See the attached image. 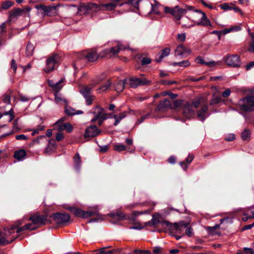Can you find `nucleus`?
<instances>
[{
  "label": "nucleus",
  "instance_id": "f257e3e1",
  "mask_svg": "<svg viewBox=\"0 0 254 254\" xmlns=\"http://www.w3.org/2000/svg\"><path fill=\"white\" fill-rule=\"evenodd\" d=\"M66 209L74 214L76 217L82 218H88L93 216H98V218L91 219L88 223L96 222L98 220H104V216L100 215L97 209L94 210L84 211L80 208L74 207H68Z\"/></svg>",
  "mask_w": 254,
  "mask_h": 254
},
{
  "label": "nucleus",
  "instance_id": "f03ea898",
  "mask_svg": "<svg viewBox=\"0 0 254 254\" xmlns=\"http://www.w3.org/2000/svg\"><path fill=\"white\" fill-rule=\"evenodd\" d=\"M99 57L97 52L94 49L84 51L76 55V60L73 63L74 68L81 67L79 65V61L83 62H94L96 61Z\"/></svg>",
  "mask_w": 254,
  "mask_h": 254
},
{
  "label": "nucleus",
  "instance_id": "7ed1b4c3",
  "mask_svg": "<svg viewBox=\"0 0 254 254\" xmlns=\"http://www.w3.org/2000/svg\"><path fill=\"white\" fill-rule=\"evenodd\" d=\"M193 9V8L192 9ZM193 12L190 18L193 24L204 27L211 26L210 20L207 17L206 14L200 10H192Z\"/></svg>",
  "mask_w": 254,
  "mask_h": 254
},
{
  "label": "nucleus",
  "instance_id": "20e7f679",
  "mask_svg": "<svg viewBox=\"0 0 254 254\" xmlns=\"http://www.w3.org/2000/svg\"><path fill=\"white\" fill-rule=\"evenodd\" d=\"M193 7L188 6L186 8H181L179 6H176L173 8L166 6L164 7V12L166 13H170L175 19L176 23L181 19L182 16L185 14L188 11H191Z\"/></svg>",
  "mask_w": 254,
  "mask_h": 254
},
{
  "label": "nucleus",
  "instance_id": "39448f33",
  "mask_svg": "<svg viewBox=\"0 0 254 254\" xmlns=\"http://www.w3.org/2000/svg\"><path fill=\"white\" fill-rule=\"evenodd\" d=\"M162 223L166 225L167 226L169 227L170 228L179 232L183 231L184 229L187 228L185 233L189 237H191L193 234L192 228L190 227H187L189 223L184 221L171 224L169 222L166 221L162 222Z\"/></svg>",
  "mask_w": 254,
  "mask_h": 254
},
{
  "label": "nucleus",
  "instance_id": "423d86ee",
  "mask_svg": "<svg viewBox=\"0 0 254 254\" xmlns=\"http://www.w3.org/2000/svg\"><path fill=\"white\" fill-rule=\"evenodd\" d=\"M238 105L243 111H254V96H247L240 100Z\"/></svg>",
  "mask_w": 254,
  "mask_h": 254
},
{
  "label": "nucleus",
  "instance_id": "0eeeda50",
  "mask_svg": "<svg viewBox=\"0 0 254 254\" xmlns=\"http://www.w3.org/2000/svg\"><path fill=\"white\" fill-rule=\"evenodd\" d=\"M31 10V8L29 6H26L22 9L20 8H13L9 12V19L11 20L22 15L29 17Z\"/></svg>",
  "mask_w": 254,
  "mask_h": 254
},
{
  "label": "nucleus",
  "instance_id": "6e6552de",
  "mask_svg": "<svg viewBox=\"0 0 254 254\" xmlns=\"http://www.w3.org/2000/svg\"><path fill=\"white\" fill-rule=\"evenodd\" d=\"M61 58L58 54H54L49 57L46 61V66L44 70L46 73H49L53 71L57 64L60 62Z\"/></svg>",
  "mask_w": 254,
  "mask_h": 254
},
{
  "label": "nucleus",
  "instance_id": "1a4fd4ad",
  "mask_svg": "<svg viewBox=\"0 0 254 254\" xmlns=\"http://www.w3.org/2000/svg\"><path fill=\"white\" fill-rule=\"evenodd\" d=\"M51 218L59 225H65L70 219V216L66 213H55L51 215Z\"/></svg>",
  "mask_w": 254,
  "mask_h": 254
},
{
  "label": "nucleus",
  "instance_id": "9d476101",
  "mask_svg": "<svg viewBox=\"0 0 254 254\" xmlns=\"http://www.w3.org/2000/svg\"><path fill=\"white\" fill-rule=\"evenodd\" d=\"M126 83L130 87L135 88L139 85H145L150 83V81L145 78L131 77L125 79Z\"/></svg>",
  "mask_w": 254,
  "mask_h": 254
},
{
  "label": "nucleus",
  "instance_id": "9b49d317",
  "mask_svg": "<svg viewBox=\"0 0 254 254\" xmlns=\"http://www.w3.org/2000/svg\"><path fill=\"white\" fill-rule=\"evenodd\" d=\"M29 220L31 221L37 228L45 225L48 222L47 216L45 215L33 214L29 217Z\"/></svg>",
  "mask_w": 254,
  "mask_h": 254
},
{
  "label": "nucleus",
  "instance_id": "f8f14e48",
  "mask_svg": "<svg viewBox=\"0 0 254 254\" xmlns=\"http://www.w3.org/2000/svg\"><path fill=\"white\" fill-rule=\"evenodd\" d=\"M183 114L187 119H191L194 117L195 110L193 109V106L190 103L185 101L183 107Z\"/></svg>",
  "mask_w": 254,
  "mask_h": 254
},
{
  "label": "nucleus",
  "instance_id": "ddd939ff",
  "mask_svg": "<svg viewBox=\"0 0 254 254\" xmlns=\"http://www.w3.org/2000/svg\"><path fill=\"white\" fill-rule=\"evenodd\" d=\"M224 60L229 66L237 67L240 65V57L237 55H228L224 58Z\"/></svg>",
  "mask_w": 254,
  "mask_h": 254
},
{
  "label": "nucleus",
  "instance_id": "4468645a",
  "mask_svg": "<svg viewBox=\"0 0 254 254\" xmlns=\"http://www.w3.org/2000/svg\"><path fill=\"white\" fill-rule=\"evenodd\" d=\"M121 0H114L111 2L105 4H101L97 5L94 4V7L97 10H114L117 6L118 3Z\"/></svg>",
  "mask_w": 254,
  "mask_h": 254
},
{
  "label": "nucleus",
  "instance_id": "2eb2a0df",
  "mask_svg": "<svg viewBox=\"0 0 254 254\" xmlns=\"http://www.w3.org/2000/svg\"><path fill=\"white\" fill-rule=\"evenodd\" d=\"M93 114L94 118L91 120L92 122L97 121L98 119L106 120L108 118L107 114L105 112L104 108L99 106H96L94 109Z\"/></svg>",
  "mask_w": 254,
  "mask_h": 254
},
{
  "label": "nucleus",
  "instance_id": "dca6fc26",
  "mask_svg": "<svg viewBox=\"0 0 254 254\" xmlns=\"http://www.w3.org/2000/svg\"><path fill=\"white\" fill-rule=\"evenodd\" d=\"M9 230H10V228L7 230H5V237H0V245L8 244L13 242L17 237H18V236L17 234L13 235V234L15 233V232L11 233V234L8 233L7 231Z\"/></svg>",
  "mask_w": 254,
  "mask_h": 254
},
{
  "label": "nucleus",
  "instance_id": "f3484780",
  "mask_svg": "<svg viewBox=\"0 0 254 254\" xmlns=\"http://www.w3.org/2000/svg\"><path fill=\"white\" fill-rule=\"evenodd\" d=\"M37 228V226H35L32 222L31 223H28L21 227H17L12 226L10 228V230L8 231V233L11 234L14 232H16L17 234L20 233L21 231L25 230H34Z\"/></svg>",
  "mask_w": 254,
  "mask_h": 254
},
{
  "label": "nucleus",
  "instance_id": "a211bd4d",
  "mask_svg": "<svg viewBox=\"0 0 254 254\" xmlns=\"http://www.w3.org/2000/svg\"><path fill=\"white\" fill-rule=\"evenodd\" d=\"M101 133V131L98 129L95 125H91L87 127L85 130L84 134V138L93 137Z\"/></svg>",
  "mask_w": 254,
  "mask_h": 254
},
{
  "label": "nucleus",
  "instance_id": "6ab92c4d",
  "mask_svg": "<svg viewBox=\"0 0 254 254\" xmlns=\"http://www.w3.org/2000/svg\"><path fill=\"white\" fill-rule=\"evenodd\" d=\"M190 53V49L184 46L183 45H179L175 51L176 56L186 57Z\"/></svg>",
  "mask_w": 254,
  "mask_h": 254
},
{
  "label": "nucleus",
  "instance_id": "aec40b11",
  "mask_svg": "<svg viewBox=\"0 0 254 254\" xmlns=\"http://www.w3.org/2000/svg\"><path fill=\"white\" fill-rule=\"evenodd\" d=\"M171 108L170 101L169 99H165L160 102L156 108V111L163 112Z\"/></svg>",
  "mask_w": 254,
  "mask_h": 254
},
{
  "label": "nucleus",
  "instance_id": "412c9836",
  "mask_svg": "<svg viewBox=\"0 0 254 254\" xmlns=\"http://www.w3.org/2000/svg\"><path fill=\"white\" fill-rule=\"evenodd\" d=\"M114 149L117 152H122L123 151L127 150L130 153H133L135 150L134 146L126 147L125 145L122 143H117L113 145Z\"/></svg>",
  "mask_w": 254,
  "mask_h": 254
},
{
  "label": "nucleus",
  "instance_id": "4be33fe9",
  "mask_svg": "<svg viewBox=\"0 0 254 254\" xmlns=\"http://www.w3.org/2000/svg\"><path fill=\"white\" fill-rule=\"evenodd\" d=\"M125 47L122 45H118L116 47H112L111 49H106L105 53L106 54H110V56H115L120 51L125 50Z\"/></svg>",
  "mask_w": 254,
  "mask_h": 254
},
{
  "label": "nucleus",
  "instance_id": "5701e85b",
  "mask_svg": "<svg viewBox=\"0 0 254 254\" xmlns=\"http://www.w3.org/2000/svg\"><path fill=\"white\" fill-rule=\"evenodd\" d=\"M103 78H100L98 79L96 83L92 85L91 86H84L80 90V93L84 97H87L88 96L90 95V93L93 87L94 86L95 84H97L99 83L102 80Z\"/></svg>",
  "mask_w": 254,
  "mask_h": 254
},
{
  "label": "nucleus",
  "instance_id": "b1692460",
  "mask_svg": "<svg viewBox=\"0 0 254 254\" xmlns=\"http://www.w3.org/2000/svg\"><path fill=\"white\" fill-rule=\"evenodd\" d=\"M111 218L116 219L118 221H121L125 219H127L129 220H133V217H126L124 213L122 212H117L116 213H111L110 215Z\"/></svg>",
  "mask_w": 254,
  "mask_h": 254
},
{
  "label": "nucleus",
  "instance_id": "393cba45",
  "mask_svg": "<svg viewBox=\"0 0 254 254\" xmlns=\"http://www.w3.org/2000/svg\"><path fill=\"white\" fill-rule=\"evenodd\" d=\"M170 52L171 50L169 48H166L163 49L157 55L156 57V61L158 63L161 62L163 58L167 57L170 54Z\"/></svg>",
  "mask_w": 254,
  "mask_h": 254
},
{
  "label": "nucleus",
  "instance_id": "a878e982",
  "mask_svg": "<svg viewBox=\"0 0 254 254\" xmlns=\"http://www.w3.org/2000/svg\"><path fill=\"white\" fill-rule=\"evenodd\" d=\"M27 155L26 152L23 149L16 150L14 152L13 157L19 161L23 160Z\"/></svg>",
  "mask_w": 254,
  "mask_h": 254
},
{
  "label": "nucleus",
  "instance_id": "bb28decb",
  "mask_svg": "<svg viewBox=\"0 0 254 254\" xmlns=\"http://www.w3.org/2000/svg\"><path fill=\"white\" fill-rule=\"evenodd\" d=\"M208 110V106L206 104H204L201 106V109L197 111V115L199 119L203 121L206 118L205 114Z\"/></svg>",
  "mask_w": 254,
  "mask_h": 254
},
{
  "label": "nucleus",
  "instance_id": "cd10ccee",
  "mask_svg": "<svg viewBox=\"0 0 254 254\" xmlns=\"http://www.w3.org/2000/svg\"><path fill=\"white\" fill-rule=\"evenodd\" d=\"M64 112L65 114L68 116H73L75 115H79L83 113V112L81 110L76 111L73 108L68 106L67 105H65L64 108Z\"/></svg>",
  "mask_w": 254,
  "mask_h": 254
},
{
  "label": "nucleus",
  "instance_id": "c85d7f7f",
  "mask_svg": "<svg viewBox=\"0 0 254 254\" xmlns=\"http://www.w3.org/2000/svg\"><path fill=\"white\" fill-rule=\"evenodd\" d=\"M136 58L140 60L141 65H142L148 64L151 62V59L146 56L144 54L136 55Z\"/></svg>",
  "mask_w": 254,
  "mask_h": 254
},
{
  "label": "nucleus",
  "instance_id": "c756f323",
  "mask_svg": "<svg viewBox=\"0 0 254 254\" xmlns=\"http://www.w3.org/2000/svg\"><path fill=\"white\" fill-rule=\"evenodd\" d=\"M190 22H191L190 19L188 17H185L179 20L177 23L181 24L182 27L184 28H189L194 26L193 24H190Z\"/></svg>",
  "mask_w": 254,
  "mask_h": 254
},
{
  "label": "nucleus",
  "instance_id": "7c9ffc66",
  "mask_svg": "<svg viewBox=\"0 0 254 254\" xmlns=\"http://www.w3.org/2000/svg\"><path fill=\"white\" fill-rule=\"evenodd\" d=\"M194 158V156L192 154H190L188 157L185 159L184 161L181 162L180 164L182 168L185 171L187 170L188 165L190 164Z\"/></svg>",
  "mask_w": 254,
  "mask_h": 254
},
{
  "label": "nucleus",
  "instance_id": "2f4dec72",
  "mask_svg": "<svg viewBox=\"0 0 254 254\" xmlns=\"http://www.w3.org/2000/svg\"><path fill=\"white\" fill-rule=\"evenodd\" d=\"M36 8L38 10H42L44 12L45 15L50 16V13L53 8L51 6H46L43 4H39L36 6Z\"/></svg>",
  "mask_w": 254,
  "mask_h": 254
},
{
  "label": "nucleus",
  "instance_id": "473e14b6",
  "mask_svg": "<svg viewBox=\"0 0 254 254\" xmlns=\"http://www.w3.org/2000/svg\"><path fill=\"white\" fill-rule=\"evenodd\" d=\"M118 250L117 249L107 250V248H103L96 251L94 254H116Z\"/></svg>",
  "mask_w": 254,
  "mask_h": 254
},
{
  "label": "nucleus",
  "instance_id": "72a5a7b5",
  "mask_svg": "<svg viewBox=\"0 0 254 254\" xmlns=\"http://www.w3.org/2000/svg\"><path fill=\"white\" fill-rule=\"evenodd\" d=\"M125 79L123 80H118L115 86V89L118 92H121L123 91L125 85H126Z\"/></svg>",
  "mask_w": 254,
  "mask_h": 254
},
{
  "label": "nucleus",
  "instance_id": "f704fd0d",
  "mask_svg": "<svg viewBox=\"0 0 254 254\" xmlns=\"http://www.w3.org/2000/svg\"><path fill=\"white\" fill-rule=\"evenodd\" d=\"M148 204L149 205L152 206L151 208L148 209L144 211H135L133 212V215L134 216H136L139 215L147 214L150 213V212L152 210L154 206L155 205V203H154L153 202H149Z\"/></svg>",
  "mask_w": 254,
  "mask_h": 254
},
{
  "label": "nucleus",
  "instance_id": "c9c22d12",
  "mask_svg": "<svg viewBox=\"0 0 254 254\" xmlns=\"http://www.w3.org/2000/svg\"><path fill=\"white\" fill-rule=\"evenodd\" d=\"M195 62L201 64H205L209 66H214L216 65V63L214 61H210L209 62H204L203 58L200 56H198L196 58Z\"/></svg>",
  "mask_w": 254,
  "mask_h": 254
},
{
  "label": "nucleus",
  "instance_id": "e433bc0d",
  "mask_svg": "<svg viewBox=\"0 0 254 254\" xmlns=\"http://www.w3.org/2000/svg\"><path fill=\"white\" fill-rule=\"evenodd\" d=\"M161 223L159 218L155 217L154 215L152 216V218L151 220L145 222L144 223L145 226H149L150 227H156V225Z\"/></svg>",
  "mask_w": 254,
  "mask_h": 254
},
{
  "label": "nucleus",
  "instance_id": "4c0bfd02",
  "mask_svg": "<svg viewBox=\"0 0 254 254\" xmlns=\"http://www.w3.org/2000/svg\"><path fill=\"white\" fill-rule=\"evenodd\" d=\"M74 165L75 169L79 170L81 164V160L78 153H76L73 158Z\"/></svg>",
  "mask_w": 254,
  "mask_h": 254
},
{
  "label": "nucleus",
  "instance_id": "58836bf2",
  "mask_svg": "<svg viewBox=\"0 0 254 254\" xmlns=\"http://www.w3.org/2000/svg\"><path fill=\"white\" fill-rule=\"evenodd\" d=\"M204 102V100L203 98H196L194 100H193L192 103L191 104L193 106V109L194 110L195 109L198 108L200 106L201 107L203 105V103Z\"/></svg>",
  "mask_w": 254,
  "mask_h": 254
},
{
  "label": "nucleus",
  "instance_id": "ea45409f",
  "mask_svg": "<svg viewBox=\"0 0 254 254\" xmlns=\"http://www.w3.org/2000/svg\"><path fill=\"white\" fill-rule=\"evenodd\" d=\"M14 2L10 0H5L1 3V6H0V12L2 10H7L11 7L13 4Z\"/></svg>",
  "mask_w": 254,
  "mask_h": 254
},
{
  "label": "nucleus",
  "instance_id": "a19ab883",
  "mask_svg": "<svg viewBox=\"0 0 254 254\" xmlns=\"http://www.w3.org/2000/svg\"><path fill=\"white\" fill-rule=\"evenodd\" d=\"M62 82L63 80H61L55 83L49 82V85L50 87L53 88V90H55L56 93H58L62 88L63 86L61 85Z\"/></svg>",
  "mask_w": 254,
  "mask_h": 254
},
{
  "label": "nucleus",
  "instance_id": "79ce46f5",
  "mask_svg": "<svg viewBox=\"0 0 254 254\" xmlns=\"http://www.w3.org/2000/svg\"><path fill=\"white\" fill-rule=\"evenodd\" d=\"M35 49V46L30 42L27 44L26 49V54L27 57H31L33 55Z\"/></svg>",
  "mask_w": 254,
  "mask_h": 254
},
{
  "label": "nucleus",
  "instance_id": "37998d69",
  "mask_svg": "<svg viewBox=\"0 0 254 254\" xmlns=\"http://www.w3.org/2000/svg\"><path fill=\"white\" fill-rule=\"evenodd\" d=\"M251 131L248 129H245L241 133V137L244 141H249L251 138Z\"/></svg>",
  "mask_w": 254,
  "mask_h": 254
},
{
  "label": "nucleus",
  "instance_id": "c03bdc74",
  "mask_svg": "<svg viewBox=\"0 0 254 254\" xmlns=\"http://www.w3.org/2000/svg\"><path fill=\"white\" fill-rule=\"evenodd\" d=\"M59 129L60 130L65 129L67 132H71L72 131L73 127L69 123H64L62 125H60Z\"/></svg>",
  "mask_w": 254,
  "mask_h": 254
},
{
  "label": "nucleus",
  "instance_id": "a18cd8bd",
  "mask_svg": "<svg viewBox=\"0 0 254 254\" xmlns=\"http://www.w3.org/2000/svg\"><path fill=\"white\" fill-rule=\"evenodd\" d=\"M111 81L109 80H108L107 82L104 85L101 86L97 89V93H100L102 92L106 91L108 89V88L111 86Z\"/></svg>",
  "mask_w": 254,
  "mask_h": 254
},
{
  "label": "nucleus",
  "instance_id": "49530a36",
  "mask_svg": "<svg viewBox=\"0 0 254 254\" xmlns=\"http://www.w3.org/2000/svg\"><path fill=\"white\" fill-rule=\"evenodd\" d=\"M190 62L188 60L183 61L180 62L174 63L173 65L179 66L180 67H187L190 65Z\"/></svg>",
  "mask_w": 254,
  "mask_h": 254
},
{
  "label": "nucleus",
  "instance_id": "de8ad7c7",
  "mask_svg": "<svg viewBox=\"0 0 254 254\" xmlns=\"http://www.w3.org/2000/svg\"><path fill=\"white\" fill-rule=\"evenodd\" d=\"M245 215H248L249 218H254V206L245 210Z\"/></svg>",
  "mask_w": 254,
  "mask_h": 254
},
{
  "label": "nucleus",
  "instance_id": "09e8293b",
  "mask_svg": "<svg viewBox=\"0 0 254 254\" xmlns=\"http://www.w3.org/2000/svg\"><path fill=\"white\" fill-rule=\"evenodd\" d=\"M126 117L125 113H122L119 115V116L117 115H114V118L115 119V122L114 124V126H117L121 120L124 119Z\"/></svg>",
  "mask_w": 254,
  "mask_h": 254
},
{
  "label": "nucleus",
  "instance_id": "8fccbe9b",
  "mask_svg": "<svg viewBox=\"0 0 254 254\" xmlns=\"http://www.w3.org/2000/svg\"><path fill=\"white\" fill-rule=\"evenodd\" d=\"M160 5L159 4H152L151 5V13L156 14H159L160 12L159 11V7Z\"/></svg>",
  "mask_w": 254,
  "mask_h": 254
},
{
  "label": "nucleus",
  "instance_id": "3c124183",
  "mask_svg": "<svg viewBox=\"0 0 254 254\" xmlns=\"http://www.w3.org/2000/svg\"><path fill=\"white\" fill-rule=\"evenodd\" d=\"M185 103V101L180 100H176L173 101V106L175 108H178L181 106L182 107H183V104Z\"/></svg>",
  "mask_w": 254,
  "mask_h": 254
},
{
  "label": "nucleus",
  "instance_id": "603ef678",
  "mask_svg": "<svg viewBox=\"0 0 254 254\" xmlns=\"http://www.w3.org/2000/svg\"><path fill=\"white\" fill-rule=\"evenodd\" d=\"M219 228V225H216L213 227H207L206 230L211 234H214V231Z\"/></svg>",
  "mask_w": 254,
  "mask_h": 254
},
{
  "label": "nucleus",
  "instance_id": "864d4df0",
  "mask_svg": "<svg viewBox=\"0 0 254 254\" xmlns=\"http://www.w3.org/2000/svg\"><path fill=\"white\" fill-rule=\"evenodd\" d=\"M205 78V76H200L198 78H195L194 77H193V76H190L189 77V80L190 81H192V82H197V81H200V80H203Z\"/></svg>",
  "mask_w": 254,
  "mask_h": 254
},
{
  "label": "nucleus",
  "instance_id": "5fc2aeb1",
  "mask_svg": "<svg viewBox=\"0 0 254 254\" xmlns=\"http://www.w3.org/2000/svg\"><path fill=\"white\" fill-rule=\"evenodd\" d=\"M86 99V103L87 105H91L95 97L92 95L88 96L87 97H84Z\"/></svg>",
  "mask_w": 254,
  "mask_h": 254
},
{
  "label": "nucleus",
  "instance_id": "6e6d98bb",
  "mask_svg": "<svg viewBox=\"0 0 254 254\" xmlns=\"http://www.w3.org/2000/svg\"><path fill=\"white\" fill-rule=\"evenodd\" d=\"M4 115H9V119L8 121L9 123L11 122L14 118V116L13 115V109H10L9 111L5 112L4 113Z\"/></svg>",
  "mask_w": 254,
  "mask_h": 254
},
{
  "label": "nucleus",
  "instance_id": "4d7b16f0",
  "mask_svg": "<svg viewBox=\"0 0 254 254\" xmlns=\"http://www.w3.org/2000/svg\"><path fill=\"white\" fill-rule=\"evenodd\" d=\"M141 0H129L128 2L130 3L134 8H138L139 2Z\"/></svg>",
  "mask_w": 254,
  "mask_h": 254
},
{
  "label": "nucleus",
  "instance_id": "13d9d810",
  "mask_svg": "<svg viewBox=\"0 0 254 254\" xmlns=\"http://www.w3.org/2000/svg\"><path fill=\"white\" fill-rule=\"evenodd\" d=\"M134 253L135 254H150L151 252L148 250H135Z\"/></svg>",
  "mask_w": 254,
  "mask_h": 254
},
{
  "label": "nucleus",
  "instance_id": "bf43d9fd",
  "mask_svg": "<svg viewBox=\"0 0 254 254\" xmlns=\"http://www.w3.org/2000/svg\"><path fill=\"white\" fill-rule=\"evenodd\" d=\"M2 101L4 103L9 104L10 103V97L8 94H4L3 95Z\"/></svg>",
  "mask_w": 254,
  "mask_h": 254
},
{
  "label": "nucleus",
  "instance_id": "052dcab7",
  "mask_svg": "<svg viewBox=\"0 0 254 254\" xmlns=\"http://www.w3.org/2000/svg\"><path fill=\"white\" fill-rule=\"evenodd\" d=\"M177 82L175 81H171L168 80H162L161 81V83L163 85H172L174 84H176Z\"/></svg>",
  "mask_w": 254,
  "mask_h": 254
},
{
  "label": "nucleus",
  "instance_id": "680f3d73",
  "mask_svg": "<svg viewBox=\"0 0 254 254\" xmlns=\"http://www.w3.org/2000/svg\"><path fill=\"white\" fill-rule=\"evenodd\" d=\"M0 35H3L5 33H6V23L5 22L2 23L1 25H0Z\"/></svg>",
  "mask_w": 254,
  "mask_h": 254
},
{
  "label": "nucleus",
  "instance_id": "e2e57ef3",
  "mask_svg": "<svg viewBox=\"0 0 254 254\" xmlns=\"http://www.w3.org/2000/svg\"><path fill=\"white\" fill-rule=\"evenodd\" d=\"M42 138H46V137L45 135H40L38 136L37 138L34 139L32 142L31 143L30 145H32L35 143L38 144L40 143V139Z\"/></svg>",
  "mask_w": 254,
  "mask_h": 254
},
{
  "label": "nucleus",
  "instance_id": "0e129e2a",
  "mask_svg": "<svg viewBox=\"0 0 254 254\" xmlns=\"http://www.w3.org/2000/svg\"><path fill=\"white\" fill-rule=\"evenodd\" d=\"M220 100L221 99L219 97L214 98L210 101L209 104L210 105H212L214 104H218V103L220 102Z\"/></svg>",
  "mask_w": 254,
  "mask_h": 254
},
{
  "label": "nucleus",
  "instance_id": "69168bd1",
  "mask_svg": "<svg viewBox=\"0 0 254 254\" xmlns=\"http://www.w3.org/2000/svg\"><path fill=\"white\" fill-rule=\"evenodd\" d=\"M186 38V34L185 33L178 34L177 35V39L180 41L184 42Z\"/></svg>",
  "mask_w": 254,
  "mask_h": 254
},
{
  "label": "nucleus",
  "instance_id": "338daca9",
  "mask_svg": "<svg viewBox=\"0 0 254 254\" xmlns=\"http://www.w3.org/2000/svg\"><path fill=\"white\" fill-rule=\"evenodd\" d=\"M243 251L246 254H254V251L252 248H244Z\"/></svg>",
  "mask_w": 254,
  "mask_h": 254
},
{
  "label": "nucleus",
  "instance_id": "774afa93",
  "mask_svg": "<svg viewBox=\"0 0 254 254\" xmlns=\"http://www.w3.org/2000/svg\"><path fill=\"white\" fill-rule=\"evenodd\" d=\"M248 51L251 53H254V42H250L249 43V47L248 49Z\"/></svg>",
  "mask_w": 254,
  "mask_h": 254
}]
</instances>
